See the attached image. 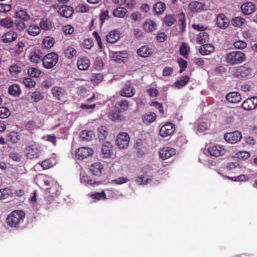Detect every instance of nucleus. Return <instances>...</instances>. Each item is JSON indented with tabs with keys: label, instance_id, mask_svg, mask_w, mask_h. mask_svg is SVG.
<instances>
[{
	"label": "nucleus",
	"instance_id": "f257e3e1",
	"mask_svg": "<svg viewBox=\"0 0 257 257\" xmlns=\"http://www.w3.org/2000/svg\"><path fill=\"white\" fill-rule=\"evenodd\" d=\"M25 215V213L23 210H14L7 216V223L11 227L18 228L23 222Z\"/></svg>",
	"mask_w": 257,
	"mask_h": 257
},
{
	"label": "nucleus",
	"instance_id": "f03ea898",
	"mask_svg": "<svg viewBox=\"0 0 257 257\" xmlns=\"http://www.w3.org/2000/svg\"><path fill=\"white\" fill-rule=\"evenodd\" d=\"M245 58L244 53L240 51H233L226 55V62L231 65L240 64Z\"/></svg>",
	"mask_w": 257,
	"mask_h": 257
},
{
	"label": "nucleus",
	"instance_id": "7ed1b4c3",
	"mask_svg": "<svg viewBox=\"0 0 257 257\" xmlns=\"http://www.w3.org/2000/svg\"><path fill=\"white\" fill-rule=\"evenodd\" d=\"M58 59V55L56 53H49L43 58V66L46 69H51L57 64Z\"/></svg>",
	"mask_w": 257,
	"mask_h": 257
},
{
	"label": "nucleus",
	"instance_id": "20e7f679",
	"mask_svg": "<svg viewBox=\"0 0 257 257\" xmlns=\"http://www.w3.org/2000/svg\"><path fill=\"white\" fill-rule=\"evenodd\" d=\"M234 76L239 78H244L251 75V69L244 66H241L233 71Z\"/></svg>",
	"mask_w": 257,
	"mask_h": 257
},
{
	"label": "nucleus",
	"instance_id": "39448f33",
	"mask_svg": "<svg viewBox=\"0 0 257 257\" xmlns=\"http://www.w3.org/2000/svg\"><path fill=\"white\" fill-rule=\"evenodd\" d=\"M175 131L174 125L171 122H167L160 129V135L162 137H167L172 135Z\"/></svg>",
	"mask_w": 257,
	"mask_h": 257
},
{
	"label": "nucleus",
	"instance_id": "423d86ee",
	"mask_svg": "<svg viewBox=\"0 0 257 257\" xmlns=\"http://www.w3.org/2000/svg\"><path fill=\"white\" fill-rule=\"evenodd\" d=\"M27 158L30 159L38 158L39 156L40 150L36 144L28 146L25 149Z\"/></svg>",
	"mask_w": 257,
	"mask_h": 257
},
{
	"label": "nucleus",
	"instance_id": "0eeeda50",
	"mask_svg": "<svg viewBox=\"0 0 257 257\" xmlns=\"http://www.w3.org/2000/svg\"><path fill=\"white\" fill-rule=\"evenodd\" d=\"M224 138L225 140L228 143L235 144L239 142L242 138L241 133L238 131L226 133Z\"/></svg>",
	"mask_w": 257,
	"mask_h": 257
},
{
	"label": "nucleus",
	"instance_id": "6e6552de",
	"mask_svg": "<svg viewBox=\"0 0 257 257\" xmlns=\"http://www.w3.org/2000/svg\"><path fill=\"white\" fill-rule=\"evenodd\" d=\"M130 137L126 133H119L116 138V143L120 149L126 148L129 144Z\"/></svg>",
	"mask_w": 257,
	"mask_h": 257
},
{
	"label": "nucleus",
	"instance_id": "1a4fd4ad",
	"mask_svg": "<svg viewBox=\"0 0 257 257\" xmlns=\"http://www.w3.org/2000/svg\"><path fill=\"white\" fill-rule=\"evenodd\" d=\"M43 53L40 50L33 49L30 52L29 59L30 61L33 63H39L43 62Z\"/></svg>",
	"mask_w": 257,
	"mask_h": 257
},
{
	"label": "nucleus",
	"instance_id": "9d476101",
	"mask_svg": "<svg viewBox=\"0 0 257 257\" xmlns=\"http://www.w3.org/2000/svg\"><path fill=\"white\" fill-rule=\"evenodd\" d=\"M207 151L210 156L216 157L222 156L226 153V150L220 145L209 147Z\"/></svg>",
	"mask_w": 257,
	"mask_h": 257
},
{
	"label": "nucleus",
	"instance_id": "9b49d317",
	"mask_svg": "<svg viewBox=\"0 0 257 257\" xmlns=\"http://www.w3.org/2000/svg\"><path fill=\"white\" fill-rule=\"evenodd\" d=\"M93 153V150L88 147L79 148L76 153V156L79 160H83L91 156Z\"/></svg>",
	"mask_w": 257,
	"mask_h": 257
},
{
	"label": "nucleus",
	"instance_id": "f8f14e48",
	"mask_svg": "<svg viewBox=\"0 0 257 257\" xmlns=\"http://www.w3.org/2000/svg\"><path fill=\"white\" fill-rule=\"evenodd\" d=\"M176 150L169 147H164L159 150V156L162 160H166L168 158L176 154Z\"/></svg>",
	"mask_w": 257,
	"mask_h": 257
},
{
	"label": "nucleus",
	"instance_id": "ddd939ff",
	"mask_svg": "<svg viewBox=\"0 0 257 257\" xmlns=\"http://www.w3.org/2000/svg\"><path fill=\"white\" fill-rule=\"evenodd\" d=\"M242 107L246 110H251L257 106V96L248 98L242 103Z\"/></svg>",
	"mask_w": 257,
	"mask_h": 257
},
{
	"label": "nucleus",
	"instance_id": "4468645a",
	"mask_svg": "<svg viewBox=\"0 0 257 257\" xmlns=\"http://www.w3.org/2000/svg\"><path fill=\"white\" fill-rule=\"evenodd\" d=\"M113 146L109 142L104 143L101 147V152L104 158H110L113 153Z\"/></svg>",
	"mask_w": 257,
	"mask_h": 257
},
{
	"label": "nucleus",
	"instance_id": "2eb2a0df",
	"mask_svg": "<svg viewBox=\"0 0 257 257\" xmlns=\"http://www.w3.org/2000/svg\"><path fill=\"white\" fill-rule=\"evenodd\" d=\"M74 10L72 7L66 5H63L60 7L58 10V14L63 17L68 18L73 14Z\"/></svg>",
	"mask_w": 257,
	"mask_h": 257
},
{
	"label": "nucleus",
	"instance_id": "dca6fc26",
	"mask_svg": "<svg viewBox=\"0 0 257 257\" xmlns=\"http://www.w3.org/2000/svg\"><path fill=\"white\" fill-rule=\"evenodd\" d=\"M216 24L220 28L225 29L229 25V20L224 14H221L217 17Z\"/></svg>",
	"mask_w": 257,
	"mask_h": 257
},
{
	"label": "nucleus",
	"instance_id": "f3484780",
	"mask_svg": "<svg viewBox=\"0 0 257 257\" xmlns=\"http://www.w3.org/2000/svg\"><path fill=\"white\" fill-rule=\"evenodd\" d=\"M18 34L14 31H10L5 33L2 37V40L4 43H11L17 39Z\"/></svg>",
	"mask_w": 257,
	"mask_h": 257
},
{
	"label": "nucleus",
	"instance_id": "a211bd4d",
	"mask_svg": "<svg viewBox=\"0 0 257 257\" xmlns=\"http://www.w3.org/2000/svg\"><path fill=\"white\" fill-rule=\"evenodd\" d=\"M90 61L86 57H80L77 62L78 68L81 70H86L90 66Z\"/></svg>",
	"mask_w": 257,
	"mask_h": 257
},
{
	"label": "nucleus",
	"instance_id": "6ab92c4d",
	"mask_svg": "<svg viewBox=\"0 0 257 257\" xmlns=\"http://www.w3.org/2000/svg\"><path fill=\"white\" fill-rule=\"evenodd\" d=\"M135 94V89L131 85H126L120 91V95L123 97H133Z\"/></svg>",
	"mask_w": 257,
	"mask_h": 257
},
{
	"label": "nucleus",
	"instance_id": "aec40b11",
	"mask_svg": "<svg viewBox=\"0 0 257 257\" xmlns=\"http://www.w3.org/2000/svg\"><path fill=\"white\" fill-rule=\"evenodd\" d=\"M226 99L230 103H237L241 100V97L237 92H231L226 95Z\"/></svg>",
	"mask_w": 257,
	"mask_h": 257
},
{
	"label": "nucleus",
	"instance_id": "412c9836",
	"mask_svg": "<svg viewBox=\"0 0 257 257\" xmlns=\"http://www.w3.org/2000/svg\"><path fill=\"white\" fill-rule=\"evenodd\" d=\"M119 33L117 30L110 31L106 36V41L109 43H114L119 38Z\"/></svg>",
	"mask_w": 257,
	"mask_h": 257
},
{
	"label": "nucleus",
	"instance_id": "4be33fe9",
	"mask_svg": "<svg viewBox=\"0 0 257 257\" xmlns=\"http://www.w3.org/2000/svg\"><path fill=\"white\" fill-rule=\"evenodd\" d=\"M138 54L142 57H148L152 53V49L147 45L142 46L137 50Z\"/></svg>",
	"mask_w": 257,
	"mask_h": 257
},
{
	"label": "nucleus",
	"instance_id": "5701e85b",
	"mask_svg": "<svg viewBox=\"0 0 257 257\" xmlns=\"http://www.w3.org/2000/svg\"><path fill=\"white\" fill-rule=\"evenodd\" d=\"M255 8V6L253 3H246L241 6V9L244 15H248L254 12Z\"/></svg>",
	"mask_w": 257,
	"mask_h": 257
},
{
	"label": "nucleus",
	"instance_id": "b1692460",
	"mask_svg": "<svg viewBox=\"0 0 257 257\" xmlns=\"http://www.w3.org/2000/svg\"><path fill=\"white\" fill-rule=\"evenodd\" d=\"M214 47L210 44H206L202 45L199 50V53L203 55H207L213 52Z\"/></svg>",
	"mask_w": 257,
	"mask_h": 257
},
{
	"label": "nucleus",
	"instance_id": "393cba45",
	"mask_svg": "<svg viewBox=\"0 0 257 257\" xmlns=\"http://www.w3.org/2000/svg\"><path fill=\"white\" fill-rule=\"evenodd\" d=\"M51 92L54 97L58 100H61V97L64 96L65 91L63 88L55 86L51 89Z\"/></svg>",
	"mask_w": 257,
	"mask_h": 257
},
{
	"label": "nucleus",
	"instance_id": "a878e982",
	"mask_svg": "<svg viewBox=\"0 0 257 257\" xmlns=\"http://www.w3.org/2000/svg\"><path fill=\"white\" fill-rule=\"evenodd\" d=\"M115 107L118 111L124 112L128 109L129 107V103L128 101L126 100H122L117 102L115 103Z\"/></svg>",
	"mask_w": 257,
	"mask_h": 257
},
{
	"label": "nucleus",
	"instance_id": "bb28decb",
	"mask_svg": "<svg viewBox=\"0 0 257 257\" xmlns=\"http://www.w3.org/2000/svg\"><path fill=\"white\" fill-rule=\"evenodd\" d=\"M157 116L155 113L150 112L144 114L143 116V121L146 124H148L154 122L156 119Z\"/></svg>",
	"mask_w": 257,
	"mask_h": 257
},
{
	"label": "nucleus",
	"instance_id": "cd10ccee",
	"mask_svg": "<svg viewBox=\"0 0 257 257\" xmlns=\"http://www.w3.org/2000/svg\"><path fill=\"white\" fill-rule=\"evenodd\" d=\"M54 42L53 38L50 36L45 37L43 39L42 43V47L46 49H49L54 46Z\"/></svg>",
	"mask_w": 257,
	"mask_h": 257
},
{
	"label": "nucleus",
	"instance_id": "c85d7f7f",
	"mask_svg": "<svg viewBox=\"0 0 257 257\" xmlns=\"http://www.w3.org/2000/svg\"><path fill=\"white\" fill-rule=\"evenodd\" d=\"M16 18L21 21L25 23L28 22L31 18V16L25 11L20 10L17 12Z\"/></svg>",
	"mask_w": 257,
	"mask_h": 257
},
{
	"label": "nucleus",
	"instance_id": "c756f323",
	"mask_svg": "<svg viewBox=\"0 0 257 257\" xmlns=\"http://www.w3.org/2000/svg\"><path fill=\"white\" fill-rule=\"evenodd\" d=\"M204 5L202 3L198 1H193L189 4V7L190 10L194 12H197L201 10H203Z\"/></svg>",
	"mask_w": 257,
	"mask_h": 257
},
{
	"label": "nucleus",
	"instance_id": "7c9ffc66",
	"mask_svg": "<svg viewBox=\"0 0 257 257\" xmlns=\"http://www.w3.org/2000/svg\"><path fill=\"white\" fill-rule=\"evenodd\" d=\"M144 30L148 32H152L156 29V23L152 20H148L143 23Z\"/></svg>",
	"mask_w": 257,
	"mask_h": 257
},
{
	"label": "nucleus",
	"instance_id": "2f4dec72",
	"mask_svg": "<svg viewBox=\"0 0 257 257\" xmlns=\"http://www.w3.org/2000/svg\"><path fill=\"white\" fill-rule=\"evenodd\" d=\"M103 166L100 163L93 164L90 166V171L93 175L95 176L100 175L101 173Z\"/></svg>",
	"mask_w": 257,
	"mask_h": 257
},
{
	"label": "nucleus",
	"instance_id": "473e14b6",
	"mask_svg": "<svg viewBox=\"0 0 257 257\" xmlns=\"http://www.w3.org/2000/svg\"><path fill=\"white\" fill-rule=\"evenodd\" d=\"M9 93L10 95L14 96H19L21 93V90L18 84H13L9 87Z\"/></svg>",
	"mask_w": 257,
	"mask_h": 257
},
{
	"label": "nucleus",
	"instance_id": "72a5a7b5",
	"mask_svg": "<svg viewBox=\"0 0 257 257\" xmlns=\"http://www.w3.org/2000/svg\"><path fill=\"white\" fill-rule=\"evenodd\" d=\"M189 79L190 78L188 76H184L180 80L174 83V86L177 89H180L185 86Z\"/></svg>",
	"mask_w": 257,
	"mask_h": 257
},
{
	"label": "nucleus",
	"instance_id": "f704fd0d",
	"mask_svg": "<svg viewBox=\"0 0 257 257\" xmlns=\"http://www.w3.org/2000/svg\"><path fill=\"white\" fill-rule=\"evenodd\" d=\"M209 35L205 32H200L197 38V42L199 44H203L209 41Z\"/></svg>",
	"mask_w": 257,
	"mask_h": 257
},
{
	"label": "nucleus",
	"instance_id": "c9c22d12",
	"mask_svg": "<svg viewBox=\"0 0 257 257\" xmlns=\"http://www.w3.org/2000/svg\"><path fill=\"white\" fill-rule=\"evenodd\" d=\"M14 22L10 17H6L0 20V25L7 29L13 27Z\"/></svg>",
	"mask_w": 257,
	"mask_h": 257
},
{
	"label": "nucleus",
	"instance_id": "e433bc0d",
	"mask_svg": "<svg viewBox=\"0 0 257 257\" xmlns=\"http://www.w3.org/2000/svg\"><path fill=\"white\" fill-rule=\"evenodd\" d=\"M166 5L162 2L157 3L153 7L154 12L157 14H162L166 10Z\"/></svg>",
	"mask_w": 257,
	"mask_h": 257
},
{
	"label": "nucleus",
	"instance_id": "4c0bfd02",
	"mask_svg": "<svg viewBox=\"0 0 257 257\" xmlns=\"http://www.w3.org/2000/svg\"><path fill=\"white\" fill-rule=\"evenodd\" d=\"M108 117L109 119L114 121H122L124 120V117L122 115L113 111L108 113Z\"/></svg>",
	"mask_w": 257,
	"mask_h": 257
},
{
	"label": "nucleus",
	"instance_id": "58836bf2",
	"mask_svg": "<svg viewBox=\"0 0 257 257\" xmlns=\"http://www.w3.org/2000/svg\"><path fill=\"white\" fill-rule=\"evenodd\" d=\"M98 137L100 140H104L108 135V130L105 126L102 125L97 129Z\"/></svg>",
	"mask_w": 257,
	"mask_h": 257
},
{
	"label": "nucleus",
	"instance_id": "ea45409f",
	"mask_svg": "<svg viewBox=\"0 0 257 257\" xmlns=\"http://www.w3.org/2000/svg\"><path fill=\"white\" fill-rule=\"evenodd\" d=\"M28 34L32 36H36L41 32V29L39 26L35 25H31L28 30Z\"/></svg>",
	"mask_w": 257,
	"mask_h": 257
},
{
	"label": "nucleus",
	"instance_id": "a19ab883",
	"mask_svg": "<svg viewBox=\"0 0 257 257\" xmlns=\"http://www.w3.org/2000/svg\"><path fill=\"white\" fill-rule=\"evenodd\" d=\"M126 13V9L122 7H118L113 10V15L114 17L117 18H123Z\"/></svg>",
	"mask_w": 257,
	"mask_h": 257
},
{
	"label": "nucleus",
	"instance_id": "79ce46f5",
	"mask_svg": "<svg viewBox=\"0 0 257 257\" xmlns=\"http://www.w3.org/2000/svg\"><path fill=\"white\" fill-rule=\"evenodd\" d=\"M189 51L190 49L188 46L185 43H183L180 47L179 52L180 55L185 58H187Z\"/></svg>",
	"mask_w": 257,
	"mask_h": 257
},
{
	"label": "nucleus",
	"instance_id": "37998d69",
	"mask_svg": "<svg viewBox=\"0 0 257 257\" xmlns=\"http://www.w3.org/2000/svg\"><path fill=\"white\" fill-rule=\"evenodd\" d=\"M27 73L31 77H39L41 74V71L38 68L31 67L28 69Z\"/></svg>",
	"mask_w": 257,
	"mask_h": 257
},
{
	"label": "nucleus",
	"instance_id": "c03bdc74",
	"mask_svg": "<svg viewBox=\"0 0 257 257\" xmlns=\"http://www.w3.org/2000/svg\"><path fill=\"white\" fill-rule=\"evenodd\" d=\"M22 83L28 88H34L36 85V82L30 77L22 78Z\"/></svg>",
	"mask_w": 257,
	"mask_h": 257
},
{
	"label": "nucleus",
	"instance_id": "a18cd8bd",
	"mask_svg": "<svg viewBox=\"0 0 257 257\" xmlns=\"http://www.w3.org/2000/svg\"><path fill=\"white\" fill-rule=\"evenodd\" d=\"M93 136V132L88 130L82 131L80 134V137L82 139L86 141L91 140Z\"/></svg>",
	"mask_w": 257,
	"mask_h": 257
},
{
	"label": "nucleus",
	"instance_id": "49530a36",
	"mask_svg": "<svg viewBox=\"0 0 257 257\" xmlns=\"http://www.w3.org/2000/svg\"><path fill=\"white\" fill-rule=\"evenodd\" d=\"M178 24L180 26V31L183 32L186 26L185 15L183 12L180 13L178 16Z\"/></svg>",
	"mask_w": 257,
	"mask_h": 257
},
{
	"label": "nucleus",
	"instance_id": "de8ad7c7",
	"mask_svg": "<svg viewBox=\"0 0 257 257\" xmlns=\"http://www.w3.org/2000/svg\"><path fill=\"white\" fill-rule=\"evenodd\" d=\"M176 20V18L174 15H166L164 18V22L168 26L173 25Z\"/></svg>",
	"mask_w": 257,
	"mask_h": 257
},
{
	"label": "nucleus",
	"instance_id": "09e8293b",
	"mask_svg": "<svg viewBox=\"0 0 257 257\" xmlns=\"http://www.w3.org/2000/svg\"><path fill=\"white\" fill-rule=\"evenodd\" d=\"M91 197L94 200V201L106 199V193L104 191L101 192H97L90 195Z\"/></svg>",
	"mask_w": 257,
	"mask_h": 257
},
{
	"label": "nucleus",
	"instance_id": "8fccbe9b",
	"mask_svg": "<svg viewBox=\"0 0 257 257\" xmlns=\"http://www.w3.org/2000/svg\"><path fill=\"white\" fill-rule=\"evenodd\" d=\"M76 53L77 52L76 50L71 47H68L64 51L65 56L69 59L72 58L73 57L76 55Z\"/></svg>",
	"mask_w": 257,
	"mask_h": 257
},
{
	"label": "nucleus",
	"instance_id": "3c124183",
	"mask_svg": "<svg viewBox=\"0 0 257 257\" xmlns=\"http://www.w3.org/2000/svg\"><path fill=\"white\" fill-rule=\"evenodd\" d=\"M11 112L9 109L6 107L1 106L0 107V118H6L10 116Z\"/></svg>",
	"mask_w": 257,
	"mask_h": 257
},
{
	"label": "nucleus",
	"instance_id": "603ef678",
	"mask_svg": "<svg viewBox=\"0 0 257 257\" xmlns=\"http://www.w3.org/2000/svg\"><path fill=\"white\" fill-rule=\"evenodd\" d=\"M31 98L34 102H37L43 99V96L41 92L36 91L32 93Z\"/></svg>",
	"mask_w": 257,
	"mask_h": 257
},
{
	"label": "nucleus",
	"instance_id": "864d4df0",
	"mask_svg": "<svg viewBox=\"0 0 257 257\" xmlns=\"http://www.w3.org/2000/svg\"><path fill=\"white\" fill-rule=\"evenodd\" d=\"M40 27L44 30H49L52 28V23L47 20H42L40 23Z\"/></svg>",
	"mask_w": 257,
	"mask_h": 257
},
{
	"label": "nucleus",
	"instance_id": "5fc2aeb1",
	"mask_svg": "<svg viewBox=\"0 0 257 257\" xmlns=\"http://www.w3.org/2000/svg\"><path fill=\"white\" fill-rule=\"evenodd\" d=\"M177 63L180 68L179 73H182L187 67V62L183 58H180L177 59Z\"/></svg>",
	"mask_w": 257,
	"mask_h": 257
},
{
	"label": "nucleus",
	"instance_id": "6e6d98bb",
	"mask_svg": "<svg viewBox=\"0 0 257 257\" xmlns=\"http://www.w3.org/2000/svg\"><path fill=\"white\" fill-rule=\"evenodd\" d=\"M7 140L9 142L17 143L19 140L17 133L15 132H11L7 136Z\"/></svg>",
	"mask_w": 257,
	"mask_h": 257
},
{
	"label": "nucleus",
	"instance_id": "4d7b16f0",
	"mask_svg": "<svg viewBox=\"0 0 257 257\" xmlns=\"http://www.w3.org/2000/svg\"><path fill=\"white\" fill-rule=\"evenodd\" d=\"M15 25L17 30L20 31L24 30L26 28V23L19 19L15 21Z\"/></svg>",
	"mask_w": 257,
	"mask_h": 257
},
{
	"label": "nucleus",
	"instance_id": "13d9d810",
	"mask_svg": "<svg viewBox=\"0 0 257 257\" xmlns=\"http://www.w3.org/2000/svg\"><path fill=\"white\" fill-rule=\"evenodd\" d=\"M10 190L8 188H4L0 190V199H7L11 194Z\"/></svg>",
	"mask_w": 257,
	"mask_h": 257
},
{
	"label": "nucleus",
	"instance_id": "bf43d9fd",
	"mask_svg": "<svg viewBox=\"0 0 257 257\" xmlns=\"http://www.w3.org/2000/svg\"><path fill=\"white\" fill-rule=\"evenodd\" d=\"M9 71L11 74L17 75L21 72L22 68L18 65H13L10 67Z\"/></svg>",
	"mask_w": 257,
	"mask_h": 257
},
{
	"label": "nucleus",
	"instance_id": "052dcab7",
	"mask_svg": "<svg viewBox=\"0 0 257 257\" xmlns=\"http://www.w3.org/2000/svg\"><path fill=\"white\" fill-rule=\"evenodd\" d=\"M244 19L239 17H235L232 19L231 22L233 26L235 27H240L243 23Z\"/></svg>",
	"mask_w": 257,
	"mask_h": 257
},
{
	"label": "nucleus",
	"instance_id": "680f3d73",
	"mask_svg": "<svg viewBox=\"0 0 257 257\" xmlns=\"http://www.w3.org/2000/svg\"><path fill=\"white\" fill-rule=\"evenodd\" d=\"M39 164L41 165L44 170L49 169L53 166V163L50 159H46L41 162H39Z\"/></svg>",
	"mask_w": 257,
	"mask_h": 257
},
{
	"label": "nucleus",
	"instance_id": "e2e57ef3",
	"mask_svg": "<svg viewBox=\"0 0 257 257\" xmlns=\"http://www.w3.org/2000/svg\"><path fill=\"white\" fill-rule=\"evenodd\" d=\"M233 46L236 49H242L246 48L247 44L243 41L238 40L234 43Z\"/></svg>",
	"mask_w": 257,
	"mask_h": 257
},
{
	"label": "nucleus",
	"instance_id": "0e129e2a",
	"mask_svg": "<svg viewBox=\"0 0 257 257\" xmlns=\"http://www.w3.org/2000/svg\"><path fill=\"white\" fill-rule=\"evenodd\" d=\"M128 181V179L126 177H120L115 179L112 180V183L117 185H120L125 183Z\"/></svg>",
	"mask_w": 257,
	"mask_h": 257
},
{
	"label": "nucleus",
	"instance_id": "69168bd1",
	"mask_svg": "<svg viewBox=\"0 0 257 257\" xmlns=\"http://www.w3.org/2000/svg\"><path fill=\"white\" fill-rule=\"evenodd\" d=\"M83 47L87 49H90L93 46V41L90 39H85L82 42Z\"/></svg>",
	"mask_w": 257,
	"mask_h": 257
},
{
	"label": "nucleus",
	"instance_id": "338daca9",
	"mask_svg": "<svg viewBox=\"0 0 257 257\" xmlns=\"http://www.w3.org/2000/svg\"><path fill=\"white\" fill-rule=\"evenodd\" d=\"M173 71L174 70L172 67L167 66L163 69L162 75L163 76H169L173 74Z\"/></svg>",
	"mask_w": 257,
	"mask_h": 257
},
{
	"label": "nucleus",
	"instance_id": "774afa93",
	"mask_svg": "<svg viewBox=\"0 0 257 257\" xmlns=\"http://www.w3.org/2000/svg\"><path fill=\"white\" fill-rule=\"evenodd\" d=\"M63 32L66 34H71L74 32V28L72 26L67 25L64 26L62 28Z\"/></svg>",
	"mask_w": 257,
	"mask_h": 257
}]
</instances>
